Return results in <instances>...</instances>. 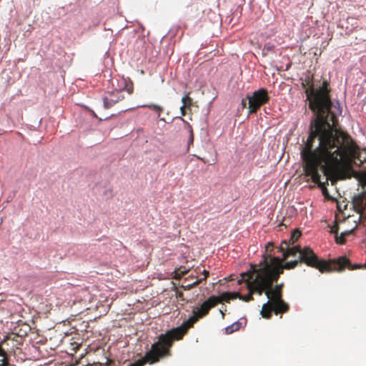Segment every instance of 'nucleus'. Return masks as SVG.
Returning <instances> with one entry per match:
<instances>
[{"mask_svg": "<svg viewBox=\"0 0 366 366\" xmlns=\"http://www.w3.org/2000/svg\"><path fill=\"white\" fill-rule=\"evenodd\" d=\"M305 92L309 107L317 115L301 151L305 174L318 184L327 198H332L326 187L328 181L333 185L337 180L353 176L362 188V192L352 199L353 207L360 213L366 205V172H355L351 168L358 149L347 134L335 128L336 118L330 112L327 82L316 91L310 88Z\"/></svg>", "mask_w": 366, "mask_h": 366, "instance_id": "nucleus-1", "label": "nucleus"}, {"mask_svg": "<svg viewBox=\"0 0 366 366\" xmlns=\"http://www.w3.org/2000/svg\"><path fill=\"white\" fill-rule=\"evenodd\" d=\"M237 295L236 293H222L217 297H210L196 310H194L192 316L180 326L168 331L164 335H161L159 342L152 345L151 350L145 355L143 362L152 364L160 357L166 355L168 353L169 347L171 346L172 341L179 339L185 333L186 330L198 319L205 315L210 308L222 301H229L230 297H234Z\"/></svg>", "mask_w": 366, "mask_h": 366, "instance_id": "nucleus-2", "label": "nucleus"}, {"mask_svg": "<svg viewBox=\"0 0 366 366\" xmlns=\"http://www.w3.org/2000/svg\"><path fill=\"white\" fill-rule=\"evenodd\" d=\"M268 266L264 268H256L255 265H252L250 270L246 273L242 274V279L238 280L240 284L244 281L247 283V287L249 290V293L245 296L240 295L239 292H234L237 294L234 297H230V300L238 297L239 300L248 302L252 299V295L254 292H257L260 295L264 290L267 289L272 282L278 278V272L274 270L271 272L268 270Z\"/></svg>", "mask_w": 366, "mask_h": 366, "instance_id": "nucleus-3", "label": "nucleus"}, {"mask_svg": "<svg viewBox=\"0 0 366 366\" xmlns=\"http://www.w3.org/2000/svg\"><path fill=\"white\" fill-rule=\"evenodd\" d=\"M287 246V242L284 241L282 242L280 247V250L283 252V260H285L289 256H295L297 254H300V261L306 263L310 267L318 269L321 272L335 270L347 262V259L345 257H342L340 259L339 262L337 263H327L326 261L319 260L313 251L310 248L307 247L301 250L297 246L292 247H288Z\"/></svg>", "mask_w": 366, "mask_h": 366, "instance_id": "nucleus-4", "label": "nucleus"}, {"mask_svg": "<svg viewBox=\"0 0 366 366\" xmlns=\"http://www.w3.org/2000/svg\"><path fill=\"white\" fill-rule=\"evenodd\" d=\"M111 84L113 86V90L107 94L102 102H97L93 107L92 112L99 120L107 119L113 115V114L109 112V109L114 107L119 102L122 101L125 97V93H130L129 89L125 91L124 81L122 82V85L119 86V81L112 79Z\"/></svg>", "mask_w": 366, "mask_h": 366, "instance_id": "nucleus-5", "label": "nucleus"}, {"mask_svg": "<svg viewBox=\"0 0 366 366\" xmlns=\"http://www.w3.org/2000/svg\"><path fill=\"white\" fill-rule=\"evenodd\" d=\"M271 285L264 290L267 297V302L263 304L261 310V315L264 318L270 316L271 311H274L275 314L284 312L287 310V305L281 300V287L282 284L276 285L274 288H270Z\"/></svg>", "mask_w": 366, "mask_h": 366, "instance_id": "nucleus-6", "label": "nucleus"}, {"mask_svg": "<svg viewBox=\"0 0 366 366\" xmlns=\"http://www.w3.org/2000/svg\"><path fill=\"white\" fill-rule=\"evenodd\" d=\"M283 261L284 260L282 259V258L280 259L278 257H272V258H270L269 262L264 261L263 262H261L259 264V268H264L267 265V266H268V269H269L268 270H270L272 272H273V270L275 269V271L278 272V276H279L284 268H285V269L294 268L295 267L297 266V263L299 262H300V259H299L287 262L285 263L284 264H282Z\"/></svg>", "mask_w": 366, "mask_h": 366, "instance_id": "nucleus-7", "label": "nucleus"}, {"mask_svg": "<svg viewBox=\"0 0 366 366\" xmlns=\"http://www.w3.org/2000/svg\"><path fill=\"white\" fill-rule=\"evenodd\" d=\"M249 100V113L254 112L262 104L267 100V95L266 91L264 89H259L253 93V94L248 97Z\"/></svg>", "mask_w": 366, "mask_h": 366, "instance_id": "nucleus-8", "label": "nucleus"}, {"mask_svg": "<svg viewBox=\"0 0 366 366\" xmlns=\"http://www.w3.org/2000/svg\"><path fill=\"white\" fill-rule=\"evenodd\" d=\"M360 218H361V216L359 215V217L357 218V219H353L352 220V224L351 226V228L350 229H345L344 231L341 232V234L343 236V237H345L347 236V234H350L357 226V224L358 222H360Z\"/></svg>", "mask_w": 366, "mask_h": 366, "instance_id": "nucleus-9", "label": "nucleus"}, {"mask_svg": "<svg viewBox=\"0 0 366 366\" xmlns=\"http://www.w3.org/2000/svg\"><path fill=\"white\" fill-rule=\"evenodd\" d=\"M182 103L183 107H189L192 104V99L189 97L188 94H185L182 97Z\"/></svg>", "mask_w": 366, "mask_h": 366, "instance_id": "nucleus-10", "label": "nucleus"}, {"mask_svg": "<svg viewBox=\"0 0 366 366\" xmlns=\"http://www.w3.org/2000/svg\"><path fill=\"white\" fill-rule=\"evenodd\" d=\"M7 364L6 352L0 347V366H6Z\"/></svg>", "mask_w": 366, "mask_h": 366, "instance_id": "nucleus-11", "label": "nucleus"}, {"mask_svg": "<svg viewBox=\"0 0 366 366\" xmlns=\"http://www.w3.org/2000/svg\"><path fill=\"white\" fill-rule=\"evenodd\" d=\"M142 107H148L149 109L154 110L158 114H160L163 111L162 107L156 104H149L148 105H143Z\"/></svg>", "mask_w": 366, "mask_h": 366, "instance_id": "nucleus-12", "label": "nucleus"}, {"mask_svg": "<svg viewBox=\"0 0 366 366\" xmlns=\"http://www.w3.org/2000/svg\"><path fill=\"white\" fill-rule=\"evenodd\" d=\"M300 235H301L300 231H299L298 229L295 230L292 232L291 237H290L291 244H293L295 241H297L299 239V237H300Z\"/></svg>", "mask_w": 366, "mask_h": 366, "instance_id": "nucleus-13", "label": "nucleus"}, {"mask_svg": "<svg viewBox=\"0 0 366 366\" xmlns=\"http://www.w3.org/2000/svg\"><path fill=\"white\" fill-rule=\"evenodd\" d=\"M335 241L337 244H342L345 242V237L341 234L335 235Z\"/></svg>", "mask_w": 366, "mask_h": 366, "instance_id": "nucleus-14", "label": "nucleus"}, {"mask_svg": "<svg viewBox=\"0 0 366 366\" xmlns=\"http://www.w3.org/2000/svg\"><path fill=\"white\" fill-rule=\"evenodd\" d=\"M331 232L335 234V235L337 234H338V227L337 225L332 227Z\"/></svg>", "mask_w": 366, "mask_h": 366, "instance_id": "nucleus-15", "label": "nucleus"}, {"mask_svg": "<svg viewBox=\"0 0 366 366\" xmlns=\"http://www.w3.org/2000/svg\"><path fill=\"white\" fill-rule=\"evenodd\" d=\"M233 327H234V325H231V326L227 327L226 329H225L226 332L227 333H232L234 331Z\"/></svg>", "mask_w": 366, "mask_h": 366, "instance_id": "nucleus-16", "label": "nucleus"}, {"mask_svg": "<svg viewBox=\"0 0 366 366\" xmlns=\"http://www.w3.org/2000/svg\"><path fill=\"white\" fill-rule=\"evenodd\" d=\"M184 108H186V107H183V105H182L179 108L180 109V113H181V115L183 116L185 114V112H184Z\"/></svg>", "mask_w": 366, "mask_h": 366, "instance_id": "nucleus-17", "label": "nucleus"}, {"mask_svg": "<svg viewBox=\"0 0 366 366\" xmlns=\"http://www.w3.org/2000/svg\"><path fill=\"white\" fill-rule=\"evenodd\" d=\"M201 280H195V282H194L193 283H192L191 285H189V287H191L194 285H196L197 284H198Z\"/></svg>", "mask_w": 366, "mask_h": 366, "instance_id": "nucleus-18", "label": "nucleus"}, {"mask_svg": "<svg viewBox=\"0 0 366 366\" xmlns=\"http://www.w3.org/2000/svg\"><path fill=\"white\" fill-rule=\"evenodd\" d=\"M201 280H195V282H194L193 283H192L191 285H189V287H191L194 285H196L197 284H198Z\"/></svg>", "mask_w": 366, "mask_h": 366, "instance_id": "nucleus-19", "label": "nucleus"}, {"mask_svg": "<svg viewBox=\"0 0 366 366\" xmlns=\"http://www.w3.org/2000/svg\"><path fill=\"white\" fill-rule=\"evenodd\" d=\"M193 142V133H192V131L191 130L190 131L189 142Z\"/></svg>", "mask_w": 366, "mask_h": 366, "instance_id": "nucleus-20", "label": "nucleus"}, {"mask_svg": "<svg viewBox=\"0 0 366 366\" xmlns=\"http://www.w3.org/2000/svg\"><path fill=\"white\" fill-rule=\"evenodd\" d=\"M351 222V219L350 217H347V218L345 220V222H347V224H350Z\"/></svg>", "mask_w": 366, "mask_h": 366, "instance_id": "nucleus-21", "label": "nucleus"}, {"mask_svg": "<svg viewBox=\"0 0 366 366\" xmlns=\"http://www.w3.org/2000/svg\"><path fill=\"white\" fill-rule=\"evenodd\" d=\"M204 279H205L207 277V276L208 275L209 272L206 270H204Z\"/></svg>", "mask_w": 366, "mask_h": 366, "instance_id": "nucleus-22", "label": "nucleus"}, {"mask_svg": "<svg viewBox=\"0 0 366 366\" xmlns=\"http://www.w3.org/2000/svg\"><path fill=\"white\" fill-rule=\"evenodd\" d=\"M142 363H140V362H137V363H135L134 365H132L130 366H140Z\"/></svg>", "mask_w": 366, "mask_h": 366, "instance_id": "nucleus-23", "label": "nucleus"}, {"mask_svg": "<svg viewBox=\"0 0 366 366\" xmlns=\"http://www.w3.org/2000/svg\"><path fill=\"white\" fill-rule=\"evenodd\" d=\"M160 120H161V121H162V122H165V119H164V117H163V118H161V119H160Z\"/></svg>", "mask_w": 366, "mask_h": 366, "instance_id": "nucleus-24", "label": "nucleus"}]
</instances>
